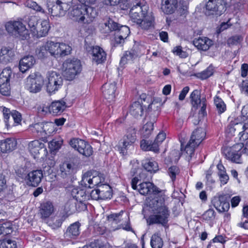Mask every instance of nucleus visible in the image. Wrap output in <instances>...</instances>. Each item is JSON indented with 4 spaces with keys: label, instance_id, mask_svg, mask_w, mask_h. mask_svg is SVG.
<instances>
[{
    "label": "nucleus",
    "instance_id": "nucleus-1",
    "mask_svg": "<svg viewBox=\"0 0 248 248\" xmlns=\"http://www.w3.org/2000/svg\"><path fill=\"white\" fill-rule=\"evenodd\" d=\"M149 206L152 209L153 214L147 219L148 224H160L163 227H166L169 221L170 212L165 205L164 201L161 199H154L149 202Z\"/></svg>",
    "mask_w": 248,
    "mask_h": 248
},
{
    "label": "nucleus",
    "instance_id": "nucleus-2",
    "mask_svg": "<svg viewBox=\"0 0 248 248\" xmlns=\"http://www.w3.org/2000/svg\"><path fill=\"white\" fill-rule=\"evenodd\" d=\"M97 15L95 8L83 5L73 6L70 13V16L73 17L74 20L87 24L92 22Z\"/></svg>",
    "mask_w": 248,
    "mask_h": 248
},
{
    "label": "nucleus",
    "instance_id": "nucleus-3",
    "mask_svg": "<svg viewBox=\"0 0 248 248\" xmlns=\"http://www.w3.org/2000/svg\"><path fill=\"white\" fill-rule=\"evenodd\" d=\"M63 75L67 80H72L81 71V62L77 58H69L62 64Z\"/></svg>",
    "mask_w": 248,
    "mask_h": 248
},
{
    "label": "nucleus",
    "instance_id": "nucleus-4",
    "mask_svg": "<svg viewBox=\"0 0 248 248\" xmlns=\"http://www.w3.org/2000/svg\"><path fill=\"white\" fill-rule=\"evenodd\" d=\"M101 27L105 31V33H108L111 31H117L116 34L120 35L121 38L126 39L130 33L129 28L126 26H120L109 17H106L103 19Z\"/></svg>",
    "mask_w": 248,
    "mask_h": 248
},
{
    "label": "nucleus",
    "instance_id": "nucleus-5",
    "mask_svg": "<svg viewBox=\"0 0 248 248\" xmlns=\"http://www.w3.org/2000/svg\"><path fill=\"white\" fill-rule=\"evenodd\" d=\"M161 8L166 14H173L177 10L178 14L183 16L187 12V4L186 1H180L178 5L177 0H162Z\"/></svg>",
    "mask_w": 248,
    "mask_h": 248
},
{
    "label": "nucleus",
    "instance_id": "nucleus-6",
    "mask_svg": "<svg viewBox=\"0 0 248 248\" xmlns=\"http://www.w3.org/2000/svg\"><path fill=\"white\" fill-rule=\"evenodd\" d=\"M5 27L9 33L15 35L21 40H25L29 38V33L25 25L20 21H10L7 22Z\"/></svg>",
    "mask_w": 248,
    "mask_h": 248
},
{
    "label": "nucleus",
    "instance_id": "nucleus-7",
    "mask_svg": "<svg viewBox=\"0 0 248 248\" xmlns=\"http://www.w3.org/2000/svg\"><path fill=\"white\" fill-rule=\"evenodd\" d=\"M46 45L48 53L55 57H63L68 55L72 50L71 46L64 43L47 41Z\"/></svg>",
    "mask_w": 248,
    "mask_h": 248
},
{
    "label": "nucleus",
    "instance_id": "nucleus-8",
    "mask_svg": "<svg viewBox=\"0 0 248 248\" xmlns=\"http://www.w3.org/2000/svg\"><path fill=\"white\" fill-rule=\"evenodd\" d=\"M46 81V91L49 94L54 93L58 91L63 84L62 77L57 72L51 71L48 72Z\"/></svg>",
    "mask_w": 248,
    "mask_h": 248
},
{
    "label": "nucleus",
    "instance_id": "nucleus-9",
    "mask_svg": "<svg viewBox=\"0 0 248 248\" xmlns=\"http://www.w3.org/2000/svg\"><path fill=\"white\" fill-rule=\"evenodd\" d=\"M226 10L224 0H208L204 12L207 16H219Z\"/></svg>",
    "mask_w": 248,
    "mask_h": 248
},
{
    "label": "nucleus",
    "instance_id": "nucleus-10",
    "mask_svg": "<svg viewBox=\"0 0 248 248\" xmlns=\"http://www.w3.org/2000/svg\"><path fill=\"white\" fill-rule=\"evenodd\" d=\"M104 181L105 178L101 173L93 176L91 171H88L83 174L80 184L85 187L93 188L96 186L98 187Z\"/></svg>",
    "mask_w": 248,
    "mask_h": 248
},
{
    "label": "nucleus",
    "instance_id": "nucleus-11",
    "mask_svg": "<svg viewBox=\"0 0 248 248\" xmlns=\"http://www.w3.org/2000/svg\"><path fill=\"white\" fill-rule=\"evenodd\" d=\"M243 145L242 144H236L232 147H227L223 150V153L226 158L232 162L241 163V150Z\"/></svg>",
    "mask_w": 248,
    "mask_h": 248
},
{
    "label": "nucleus",
    "instance_id": "nucleus-12",
    "mask_svg": "<svg viewBox=\"0 0 248 248\" xmlns=\"http://www.w3.org/2000/svg\"><path fill=\"white\" fill-rule=\"evenodd\" d=\"M28 90L31 93L39 92L44 84V78L39 73L31 74L27 78Z\"/></svg>",
    "mask_w": 248,
    "mask_h": 248
},
{
    "label": "nucleus",
    "instance_id": "nucleus-13",
    "mask_svg": "<svg viewBox=\"0 0 248 248\" xmlns=\"http://www.w3.org/2000/svg\"><path fill=\"white\" fill-rule=\"evenodd\" d=\"M166 138V134L163 132H159L156 137L154 142L145 140H142L140 141V147L142 150L152 151L155 153L159 152V146Z\"/></svg>",
    "mask_w": 248,
    "mask_h": 248
},
{
    "label": "nucleus",
    "instance_id": "nucleus-14",
    "mask_svg": "<svg viewBox=\"0 0 248 248\" xmlns=\"http://www.w3.org/2000/svg\"><path fill=\"white\" fill-rule=\"evenodd\" d=\"M138 20H132L136 23L141 29L149 30L153 28L154 23V17L151 14L148 12H139Z\"/></svg>",
    "mask_w": 248,
    "mask_h": 248
},
{
    "label": "nucleus",
    "instance_id": "nucleus-15",
    "mask_svg": "<svg viewBox=\"0 0 248 248\" xmlns=\"http://www.w3.org/2000/svg\"><path fill=\"white\" fill-rule=\"evenodd\" d=\"M69 8V5L66 3L62 2L60 0H56L55 3L52 5L48 4L49 13L53 16H64Z\"/></svg>",
    "mask_w": 248,
    "mask_h": 248
},
{
    "label": "nucleus",
    "instance_id": "nucleus-16",
    "mask_svg": "<svg viewBox=\"0 0 248 248\" xmlns=\"http://www.w3.org/2000/svg\"><path fill=\"white\" fill-rule=\"evenodd\" d=\"M228 194L221 195L214 197L212 202L214 206L219 212L227 211L230 208L229 199Z\"/></svg>",
    "mask_w": 248,
    "mask_h": 248
},
{
    "label": "nucleus",
    "instance_id": "nucleus-17",
    "mask_svg": "<svg viewBox=\"0 0 248 248\" xmlns=\"http://www.w3.org/2000/svg\"><path fill=\"white\" fill-rule=\"evenodd\" d=\"M52 126L53 124L51 123H38L32 124L31 128L32 132L36 133L42 138H46L51 134L52 129L49 131V128Z\"/></svg>",
    "mask_w": 248,
    "mask_h": 248
},
{
    "label": "nucleus",
    "instance_id": "nucleus-18",
    "mask_svg": "<svg viewBox=\"0 0 248 248\" xmlns=\"http://www.w3.org/2000/svg\"><path fill=\"white\" fill-rule=\"evenodd\" d=\"M81 224L77 221L70 224L63 234L64 239L67 241L77 239L80 233Z\"/></svg>",
    "mask_w": 248,
    "mask_h": 248
},
{
    "label": "nucleus",
    "instance_id": "nucleus-19",
    "mask_svg": "<svg viewBox=\"0 0 248 248\" xmlns=\"http://www.w3.org/2000/svg\"><path fill=\"white\" fill-rule=\"evenodd\" d=\"M136 140V131L134 128L130 127L123 138V141L121 145V153H124L128 146L132 145Z\"/></svg>",
    "mask_w": 248,
    "mask_h": 248
},
{
    "label": "nucleus",
    "instance_id": "nucleus-20",
    "mask_svg": "<svg viewBox=\"0 0 248 248\" xmlns=\"http://www.w3.org/2000/svg\"><path fill=\"white\" fill-rule=\"evenodd\" d=\"M61 175L63 178H75L78 170L77 166L72 162L64 163L60 167Z\"/></svg>",
    "mask_w": 248,
    "mask_h": 248
},
{
    "label": "nucleus",
    "instance_id": "nucleus-21",
    "mask_svg": "<svg viewBox=\"0 0 248 248\" xmlns=\"http://www.w3.org/2000/svg\"><path fill=\"white\" fill-rule=\"evenodd\" d=\"M43 177V174L41 170H32L28 174L27 184L31 186H37L41 182Z\"/></svg>",
    "mask_w": 248,
    "mask_h": 248
},
{
    "label": "nucleus",
    "instance_id": "nucleus-22",
    "mask_svg": "<svg viewBox=\"0 0 248 248\" xmlns=\"http://www.w3.org/2000/svg\"><path fill=\"white\" fill-rule=\"evenodd\" d=\"M116 83L115 82L112 83H106L102 88V93L104 97L110 102L114 100L115 97V91L116 89Z\"/></svg>",
    "mask_w": 248,
    "mask_h": 248
},
{
    "label": "nucleus",
    "instance_id": "nucleus-23",
    "mask_svg": "<svg viewBox=\"0 0 248 248\" xmlns=\"http://www.w3.org/2000/svg\"><path fill=\"white\" fill-rule=\"evenodd\" d=\"M138 188L140 194L145 195L147 194H156L160 191L153 183L150 182L142 183L139 185Z\"/></svg>",
    "mask_w": 248,
    "mask_h": 248
},
{
    "label": "nucleus",
    "instance_id": "nucleus-24",
    "mask_svg": "<svg viewBox=\"0 0 248 248\" xmlns=\"http://www.w3.org/2000/svg\"><path fill=\"white\" fill-rule=\"evenodd\" d=\"M16 141L13 138H7L0 140V153L12 152L16 148Z\"/></svg>",
    "mask_w": 248,
    "mask_h": 248
},
{
    "label": "nucleus",
    "instance_id": "nucleus-25",
    "mask_svg": "<svg viewBox=\"0 0 248 248\" xmlns=\"http://www.w3.org/2000/svg\"><path fill=\"white\" fill-rule=\"evenodd\" d=\"M205 135L206 132L204 129L198 128L192 132L189 141L194 143L196 146H199L204 139Z\"/></svg>",
    "mask_w": 248,
    "mask_h": 248
},
{
    "label": "nucleus",
    "instance_id": "nucleus-26",
    "mask_svg": "<svg viewBox=\"0 0 248 248\" xmlns=\"http://www.w3.org/2000/svg\"><path fill=\"white\" fill-rule=\"evenodd\" d=\"M92 59L97 64L103 62L106 59V53L98 46L93 47L92 49Z\"/></svg>",
    "mask_w": 248,
    "mask_h": 248
},
{
    "label": "nucleus",
    "instance_id": "nucleus-27",
    "mask_svg": "<svg viewBox=\"0 0 248 248\" xmlns=\"http://www.w3.org/2000/svg\"><path fill=\"white\" fill-rule=\"evenodd\" d=\"M193 44L199 50L206 51L212 45V41L206 37H199L193 40Z\"/></svg>",
    "mask_w": 248,
    "mask_h": 248
},
{
    "label": "nucleus",
    "instance_id": "nucleus-28",
    "mask_svg": "<svg viewBox=\"0 0 248 248\" xmlns=\"http://www.w3.org/2000/svg\"><path fill=\"white\" fill-rule=\"evenodd\" d=\"M65 104V102L62 100L54 101L48 107L49 112L53 115L61 113L66 107Z\"/></svg>",
    "mask_w": 248,
    "mask_h": 248
},
{
    "label": "nucleus",
    "instance_id": "nucleus-29",
    "mask_svg": "<svg viewBox=\"0 0 248 248\" xmlns=\"http://www.w3.org/2000/svg\"><path fill=\"white\" fill-rule=\"evenodd\" d=\"M40 213L42 218L49 217L54 211V206L52 202L47 201L42 203L40 207Z\"/></svg>",
    "mask_w": 248,
    "mask_h": 248
},
{
    "label": "nucleus",
    "instance_id": "nucleus-30",
    "mask_svg": "<svg viewBox=\"0 0 248 248\" xmlns=\"http://www.w3.org/2000/svg\"><path fill=\"white\" fill-rule=\"evenodd\" d=\"M148 7L140 2H137L130 9L129 14L132 20H138L139 12H147Z\"/></svg>",
    "mask_w": 248,
    "mask_h": 248
},
{
    "label": "nucleus",
    "instance_id": "nucleus-31",
    "mask_svg": "<svg viewBox=\"0 0 248 248\" xmlns=\"http://www.w3.org/2000/svg\"><path fill=\"white\" fill-rule=\"evenodd\" d=\"M15 56L13 50L9 47H3L0 52V62L7 63L11 62Z\"/></svg>",
    "mask_w": 248,
    "mask_h": 248
},
{
    "label": "nucleus",
    "instance_id": "nucleus-32",
    "mask_svg": "<svg viewBox=\"0 0 248 248\" xmlns=\"http://www.w3.org/2000/svg\"><path fill=\"white\" fill-rule=\"evenodd\" d=\"M35 61L32 56H27L20 60L19 62V70L22 72H25L31 68L34 64Z\"/></svg>",
    "mask_w": 248,
    "mask_h": 248
},
{
    "label": "nucleus",
    "instance_id": "nucleus-33",
    "mask_svg": "<svg viewBox=\"0 0 248 248\" xmlns=\"http://www.w3.org/2000/svg\"><path fill=\"white\" fill-rule=\"evenodd\" d=\"M28 148L31 153L34 155L39 154L40 151L44 152L46 151V149H44V144L38 140H35L30 142Z\"/></svg>",
    "mask_w": 248,
    "mask_h": 248
},
{
    "label": "nucleus",
    "instance_id": "nucleus-34",
    "mask_svg": "<svg viewBox=\"0 0 248 248\" xmlns=\"http://www.w3.org/2000/svg\"><path fill=\"white\" fill-rule=\"evenodd\" d=\"M101 200L110 199L112 195L111 187L108 184H100L97 187Z\"/></svg>",
    "mask_w": 248,
    "mask_h": 248
},
{
    "label": "nucleus",
    "instance_id": "nucleus-35",
    "mask_svg": "<svg viewBox=\"0 0 248 248\" xmlns=\"http://www.w3.org/2000/svg\"><path fill=\"white\" fill-rule=\"evenodd\" d=\"M50 27L48 22L46 20L42 21L37 27V30L35 34L38 38L45 36L47 34Z\"/></svg>",
    "mask_w": 248,
    "mask_h": 248
},
{
    "label": "nucleus",
    "instance_id": "nucleus-36",
    "mask_svg": "<svg viewBox=\"0 0 248 248\" xmlns=\"http://www.w3.org/2000/svg\"><path fill=\"white\" fill-rule=\"evenodd\" d=\"M130 0H104V3L109 6L119 5L121 9L125 10L129 7Z\"/></svg>",
    "mask_w": 248,
    "mask_h": 248
},
{
    "label": "nucleus",
    "instance_id": "nucleus-37",
    "mask_svg": "<svg viewBox=\"0 0 248 248\" xmlns=\"http://www.w3.org/2000/svg\"><path fill=\"white\" fill-rule=\"evenodd\" d=\"M129 112L135 117H141L143 113V108L139 101L135 102L131 105Z\"/></svg>",
    "mask_w": 248,
    "mask_h": 248
},
{
    "label": "nucleus",
    "instance_id": "nucleus-38",
    "mask_svg": "<svg viewBox=\"0 0 248 248\" xmlns=\"http://www.w3.org/2000/svg\"><path fill=\"white\" fill-rule=\"evenodd\" d=\"M77 210V204L76 200L74 199L69 200L65 204L64 206V211L66 214L65 217H68L69 215L75 213Z\"/></svg>",
    "mask_w": 248,
    "mask_h": 248
},
{
    "label": "nucleus",
    "instance_id": "nucleus-39",
    "mask_svg": "<svg viewBox=\"0 0 248 248\" xmlns=\"http://www.w3.org/2000/svg\"><path fill=\"white\" fill-rule=\"evenodd\" d=\"M156 117H154L150 122H147L142 127L141 134L143 137L148 138L153 130L154 123L156 122Z\"/></svg>",
    "mask_w": 248,
    "mask_h": 248
},
{
    "label": "nucleus",
    "instance_id": "nucleus-40",
    "mask_svg": "<svg viewBox=\"0 0 248 248\" xmlns=\"http://www.w3.org/2000/svg\"><path fill=\"white\" fill-rule=\"evenodd\" d=\"M226 241L222 235H218L212 239L208 244L207 248H224V244Z\"/></svg>",
    "mask_w": 248,
    "mask_h": 248
},
{
    "label": "nucleus",
    "instance_id": "nucleus-41",
    "mask_svg": "<svg viewBox=\"0 0 248 248\" xmlns=\"http://www.w3.org/2000/svg\"><path fill=\"white\" fill-rule=\"evenodd\" d=\"M14 78V74L10 67H7L3 69L0 74V81L1 82H10V80Z\"/></svg>",
    "mask_w": 248,
    "mask_h": 248
},
{
    "label": "nucleus",
    "instance_id": "nucleus-42",
    "mask_svg": "<svg viewBox=\"0 0 248 248\" xmlns=\"http://www.w3.org/2000/svg\"><path fill=\"white\" fill-rule=\"evenodd\" d=\"M163 245V241L158 232L152 235L150 240V245L152 248H162Z\"/></svg>",
    "mask_w": 248,
    "mask_h": 248
},
{
    "label": "nucleus",
    "instance_id": "nucleus-43",
    "mask_svg": "<svg viewBox=\"0 0 248 248\" xmlns=\"http://www.w3.org/2000/svg\"><path fill=\"white\" fill-rule=\"evenodd\" d=\"M142 166L145 170L151 173H155L159 170L157 163L153 160H146L142 163Z\"/></svg>",
    "mask_w": 248,
    "mask_h": 248
},
{
    "label": "nucleus",
    "instance_id": "nucleus-44",
    "mask_svg": "<svg viewBox=\"0 0 248 248\" xmlns=\"http://www.w3.org/2000/svg\"><path fill=\"white\" fill-rule=\"evenodd\" d=\"M190 99L192 106L197 108L202 102V98H201V93L199 90H195L190 94Z\"/></svg>",
    "mask_w": 248,
    "mask_h": 248
},
{
    "label": "nucleus",
    "instance_id": "nucleus-45",
    "mask_svg": "<svg viewBox=\"0 0 248 248\" xmlns=\"http://www.w3.org/2000/svg\"><path fill=\"white\" fill-rule=\"evenodd\" d=\"M214 68L212 65H209L205 70L196 74V76L201 79H205L212 76L214 73Z\"/></svg>",
    "mask_w": 248,
    "mask_h": 248
},
{
    "label": "nucleus",
    "instance_id": "nucleus-46",
    "mask_svg": "<svg viewBox=\"0 0 248 248\" xmlns=\"http://www.w3.org/2000/svg\"><path fill=\"white\" fill-rule=\"evenodd\" d=\"M78 151L86 157L91 156L93 152L92 146L85 141L83 143V146H81Z\"/></svg>",
    "mask_w": 248,
    "mask_h": 248
},
{
    "label": "nucleus",
    "instance_id": "nucleus-47",
    "mask_svg": "<svg viewBox=\"0 0 248 248\" xmlns=\"http://www.w3.org/2000/svg\"><path fill=\"white\" fill-rule=\"evenodd\" d=\"M28 26L33 34H35L37 27L38 25V21L35 16H31L28 18Z\"/></svg>",
    "mask_w": 248,
    "mask_h": 248
},
{
    "label": "nucleus",
    "instance_id": "nucleus-48",
    "mask_svg": "<svg viewBox=\"0 0 248 248\" xmlns=\"http://www.w3.org/2000/svg\"><path fill=\"white\" fill-rule=\"evenodd\" d=\"M0 248H17L16 242L11 239L0 240Z\"/></svg>",
    "mask_w": 248,
    "mask_h": 248
},
{
    "label": "nucleus",
    "instance_id": "nucleus-49",
    "mask_svg": "<svg viewBox=\"0 0 248 248\" xmlns=\"http://www.w3.org/2000/svg\"><path fill=\"white\" fill-rule=\"evenodd\" d=\"M48 51L46 45L38 46L35 50L36 55L39 59H43L47 56Z\"/></svg>",
    "mask_w": 248,
    "mask_h": 248
},
{
    "label": "nucleus",
    "instance_id": "nucleus-50",
    "mask_svg": "<svg viewBox=\"0 0 248 248\" xmlns=\"http://www.w3.org/2000/svg\"><path fill=\"white\" fill-rule=\"evenodd\" d=\"M214 103L219 113L221 114L225 111L226 105L220 98L216 96L214 99Z\"/></svg>",
    "mask_w": 248,
    "mask_h": 248
},
{
    "label": "nucleus",
    "instance_id": "nucleus-51",
    "mask_svg": "<svg viewBox=\"0 0 248 248\" xmlns=\"http://www.w3.org/2000/svg\"><path fill=\"white\" fill-rule=\"evenodd\" d=\"M76 194L75 196L76 198V201L77 202H86L87 200L89 199V195H87L83 189H80L79 190H76Z\"/></svg>",
    "mask_w": 248,
    "mask_h": 248
},
{
    "label": "nucleus",
    "instance_id": "nucleus-52",
    "mask_svg": "<svg viewBox=\"0 0 248 248\" xmlns=\"http://www.w3.org/2000/svg\"><path fill=\"white\" fill-rule=\"evenodd\" d=\"M198 146H196L194 143H192L190 141H189V142L187 143L186 145V146L185 151L189 158L188 159L192 158V156L194 154L195 148Z\"/></svg>",
    "mask_w": 248,
    "mask_h": 248
},
{
    "label": "nucleus",
    "instance_id": "nucleus-53",
    "mask_svg": "<svg viewBox=\"0 0 248 248\" xmlns=\"http://www.w3.org/2000/svg\"><path fill=\"white\" fill-rule=\"evenodd\" d=\"M10 83L0 81V93L4 96L9 95L10 94Z\"/></svg>",
    "mask_w": 248,
    "mask_h": 248
},
{
    "label": "nucleus",
    "instance_id": "nucleus-54",
    "mask_svg": "<svg viewBox=\"0 0 248 248\" xmlns=\"http://www.w3.org/2000/svg\"><path fill=\"white\" fill-rule=\"evenodd\" d=\"M4 117L5 119H9L11 116V119L14 120V122L17 124L20 123L21 121V115L19 112L16 110H13L9 116L8 114L4 113Z\"/></svg>",
    "mask_w": 248,
    "mask_h": 248
},
{
    "label": "nucleus",
    "instance_id": "nucleus-55",
    "mask_svg": "<svg viewBox=\"0 0 248 248\" xmlns=\"http://www.w3.org/2000/svg\"><path fill=\"white\" fill-rule=\"evenodd\" d=\"M82 248H107L106 245L100 239L94 240L90 245L84 246Z\"/></svg>",
    "mask_w": 248,
    "mask_h": 248
},
{
    "label": "nucleus",
    "instance_id": "nucleus-56",
    "mask_svg": "<svg viewBox=\"0 0 248 248\" xmlns=\"http://www.w3.org/2000/svg\"><path fill=\"white\" fill-rule=\"evenodd\" d=\"M168 173L172 181H174L176 179V176L180 173V169L176 166H171L168 170Z\"/></svg>",
    "mask_w": 248,
    "mask_h": 248
},
{
    "label": "nucleus",
    "instance_id": "nucleus-57",
    "mask_svg": "<svg viewBox=\"0 0 248 248\" xmlns=\"http://www.w3.org/2000/svg\"><path fill=\"white\" fill-rule=\"evenodd\" d=\"M2 234L6 235L13 232L12 224L10 222H5L1 224Z\"/></svg>",
    "mask_w": 248,
    "mask_h": 248
},
{
    "label": "nucleus",
    "instance_id": "nucleus-58",
    "mask_svg": "<svg viewBox=\"0 0 248 248\" xmlns=\"http://www.w3.org/2000/svg\"><path fill=\"white\" fill-rule=\"evenodd\" d=\"M84 142V140L73 138L70 140L69 144L72 147L78 151L81 146H83Z\"/></svg>",
    "mask_w": 248,
    "mask_h": 248
},
{
    "label": "nucleus",
    "instance_id": "nucleus-59",
    "mask_svg": "<svg viewBox=\"0 0 248 248\" xmlns=\"http://www.w3.org/2000/svg\"><path fill=\"white\" fill-rule=\"evenodd\" d=\"M243 40V37L241 35H235L230 38L228 40V44L229 45H237L240 44Z\"/></svg>",
    "mask_w": 248,
    "mask_h": 248
},
{
    "label": "nucleus",
    "instance_id": "nucleus-60",
    "mask_svg": "<svg viewBox=\"0 0 248 248\" xmlns=\"http://www.w3.org/2000/svg\"><path fill=\"white\" fill-rule=\"evenodd\" d=\"M62 145V141L52 140L51 141L49 144V148L51 152H54L59 150Z\"/></svg>",
    "mask_w": 248,
    "mask_h": 248
},
{
    "label": "nucleus",
    "instance_id": "nucleus-61",
    "mask_svg": "<svg viewBox=\"0 0 248 248\" xmlns=\"http://www.w3.org/2000/svg\"><path fill=\"white\" fill-rule=\"evenodd\" d=\"M172 51L175 54L182 58H186L188 56V54L182 50L181 46H175L174 47Z\"/></svg>",
    "mask_w": 248,
    "mask_h": 248
},
{
    "label": "nucleus",
    "instance_id": "nucleus-62",
    "mask_svg": "<svg viewBox=\"0 0 248 248\" xmlns=\"http://www.w3.org/2000/svg\"><path fill=\"white\" fill-rule=\"evenodd\" d=\"M5 175L0 172V194L2 193L7 188Z\"/></svg>",
    "mask_w": 248,
    "mask_h": 248
},
{
    "label": "nucleus",
    "instance_id": "nucleus-63",
    "mask_svg": "<svg viewBox=\"0 0 248 248\" xmlns=\"http://www.w3.org/2000/svg\"><path fill=\"white\" fill-rule=\"evenodd\" d=\"M215 212L213 209H209L205 211L202 215V218L204 220H209L215 218Z\"/></svg>",
    "mask_w": 248,
    "mask_h": 248
},
{
    "label": "nucleus",
    "instance_id": "nucleus-64",
    "mask_svg": "<svg viewBox=\"0 0 248 248\" xmlns=\"http://www.w3.org/2000/svg\"><path fill=\"white\" fill-rule=\"evenodd\" d=\"M123 212L121 211L119 213L111 214L109 215L108 217V220L110 222H112V223H118L120 222L121 220V213H123Z\"/></svg>",
    "mask_w": 248,
    "mask_h": 248
}]
</instances>
